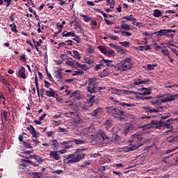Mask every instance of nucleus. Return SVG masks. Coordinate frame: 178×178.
I'll use <instances>...</instances> for the list:
<instances>
[{"label":"nucleus","instance_id":"1","mask_svg":"<svg viewBox=\"0 0 178 178\" xmlns=\"http://www.w3.org/2000/svg\"><path fill=\"white\" fill-rule=\"evenodd\" d=\"M87 91L89 94H102V90H106V87L98 86V82L95 78H89L88 81Z\"/></svg>","mask_w":178,"mask_h":178},{"label":"nucleus","instance_id":"2","mask_svg":"<svg viewBox=\"0 0 178 178\" xmlns=\"http://www.w3.org/2000/svg\"><path fill=\"white\" fill-rule=\"evenodd\" d=\"M81 151V149H77L74 154L68 155L65 159V162H66V163H77V162H80L81 159H84V158H86V154L80 152Z\"/></svg>","mask_w":178,"mask_h":178},{"label":"nucleus","instance_id":"3","mask_svg":"<svg viewBox=\"0 0 178 178\" xmlns=\"http://www.w3.org/2000/svg\"><path fill=\"white\" fill-rule=\"evenodd\" d=\"M133 67V63H131V57H127L122 60L120 63L114 65V69L120 72H127Z\"/></svg>","mask_w":178,"mask_h":178},{"label":"nucleus","instance_id":"4","mask_svg":"<svg viewBox=\"0 0 178 178\" xmlns=\"http://www.w3.org/2000/svg\"><path fill=\"white\" fill-rule=\"evenodd\" d=\"M175 99H178V94L171 95L161 99H159V97H152L149 102H151L152 105H162V104L165 102H172V101H175Z\"/></svg>","mask_w":178,"mask_h":178},{"label":"nucleus","instance_id":"5","mask_svg":"<svg viewBox=\"0 0 178 178\" xmlns=\"http://www.w3.org/2000/svg\"><path fill=\"white\" fill-rule=\"evenodd\" d=\"M96 140L99 144L106 145V144H109V143L112 141V139L106 134V133H105V131H99V134L96 136Z\"/></svg>","mask_w":178,"mask_h":178},{"label":"nucleus","instance_id":"6","mask_svg":"<svg viewBox=\"0 0 178 178\" xmlns=\"http://www.w3.org/2000/svg\"><path fill=\"white\" fill-rule=\"evenodd\" d=\"M106 109L108 113H111V115H113L114 118H117L118 120H124V118L122 117L124 116V109L119 110L112 106L106 107Z\"/></svg>","mask_w":178,"mask_h":178},{"label":"nucleus","instance_id":"7","mask_svg":"<svg viewBox=\"0 0 178 178\" xmlns=\"http://www.w3.org/2000/svg\"><path fill=\"white\" fill-rule=\"evenodd\" d=\"M141 141H143V134H140V133H136L131 136L130 143L134 144V147L140 148V147L143 145Z\"/></svg>","mask_w":178,"mask_h":178},{"label":"nucleus","instance_id":"8","mask_svg":"<svg viewBox=\"0 0 178 178\" xmlns=\"http://www.w3.org/2000/svg\"><path fill=\"white\" fill-rule=\"evenodd\" d=\"M143 130H148L153 127L154 129H159V130H163V121L152 120L150 124L142 126Z\"/></svg>","mask_w":178,"mask_h":178},{"label":"nucleus","instance_id":"9","mask_svg":"<svg viewBox=\"0 0 178 178\" xmlns=\"http://www.w3.org/2000/svg\"><path fill=\"white\" fill-rule=\"evenodd\" d=\"M173 122H175V119L173 118H170L165 121H163V128L164 129H168L167 131H165V133L169 134L172 133L173 131Z\"/></svg>","mask_w":178,"mask_h":178},{"label":"nucleus","instance_id":"10","mask_svg":"<svg viewBox=\"0 0 178 178\" xmlns=\"http://www.w3.org/2000/svg\"><path fill=\"white\" fill-rule=\"evenodd\" d=\"M90 98L87 101L84 102L83 109V111H87V109H89V108H91L92 105H94V102H95V95H92L91 93H89Z\"/></svg>","mask_w":178,"mask_h":178},{"label":"nucleus","instance_id":"11","mask_svg":"<svg viewBox=\"0 0 178 178\" xmlns=\"http://www.w3.org/2000/svg\"><path fill=\"white\" fill-rule=\"evenodd\" d=\"M29 158V159H35V161H36L35 163L33 161V166H40V165H41L42 162H44V159H42V157L36 154L30 155Z\"/></svg>","mask_w":178,"mask_h":178},{"label":"nucleus","instance_id":"12","mask_svg":"<svg viewBox=\"0 0 178 178\" xmlns=\"http://www.w3.org/2000/svg\"><path fill=\"white\" fill-rule=\"evenodd\" d=\"M143 111L145 112H147L149 113H158L159 112H162L163 111V107L159 106L158 108H151L150 106H144L143 107Z\"/></svg>","mask_w":178,"mask_h":178},{"label":"nucleus","instance_id":"13","mask_svg":"<svg viewBox=\"0 0 178 178\" xmlns=\"http://www.w3.org/2000/svg\"><path fill=\"white\" fill-rule=\"evenodd\" d=\"M104 124L106 130H108V131H111V130L112 133H115V131L118 130V127H113V124L111 120H106Z\"/></svg>","mask_w":178,"mask_h":178},{"label":"nucleus","instance_id":"14","mask_svg":"<svg viewBox=\"0 0 178 178\" xmlns=\"http://www.w3.org/2000/svg\"><path fill=\"white\" fill-rule=\"evenodd\" d=\"M138 91H141V92H138L139 95H143L144 97H145V95H151V91H152V88H140Z\"/></svg>","mask_w":178,"mask_h":178},{"label":"nucleus","instance_id":"15","mask_svg":"<svg viewBox=\"0 0 178 178\" xmlns=\"http://www.w3.org/2000/svg\"><path fill=\"white\" fill-rule=\"evenodd\" d=\"M109 99L111 101H113V102H116L117 104H118V105H121V106H122L124 108H129L130 106H134V104H128V103L122 102L120 101L115 100V98H113V97H110Z\"/></svg>","mask_w":178,"mask_h":178},{"label":"nucleus","instance_id":"16","mask_svg":"<svg viewBox=\"0 0 178 178\" xmlns=\"http://www.w3.org/2000/svg\"><path fill=\"white\" fill-rule=\"evenodd\" d=\"M89 133L90 132L87 131H83L79 134V135L82 138V140L84 141L85 144H87V143H88V140H90V136Z\"/></svg>","mask_w":178,"mask_h":178},{"label":"nucleus","instance_id":"17","mask_svg":"<svg viewBox=\"0 0 178 178\" xmlns=\"http://www.w3.org/2000/svg\"><path fill=\"white\" fill-rule=\"evenodd\" d=\"M102 112H104V108L102 107H97L92 113H90V115L92 116V118H98L100 115H102Z\"/></svg>","mask_w":178,"mask_h":178},{"label":"nucleus","instance_id":"18","mask_svg":"<svg viewBox=\"0 0 178 178\" xmlns=\"http://www.w3.org/2000/svg\"><path fill=\"white\" fill-rule=\"evenodd\" d=\"M70 107L74 111H70L69 113H67L66 115H67V116H69V118H73L76 116V115H77V112H76V109H77V107L76 106L75 104H70Z\"/></svg>","mask_w":178,"mask_h":178},{"label":"nucleus","instance_id":"19","mask_svg":"<svg viewBox=\"0 0 178 178\" xmlns=\"http://www.w3.org/2000/svg\"><path fill=\"white\" fill-rule=\"evenodd\" d=\"M49 158L55 161H59L60 159V154L58 153V151H51L49 153Z\"/></svg>","mask_w":178,"mask_h":178},{"label":"nucleus","instance_id":"20","mask_svg":"<svg viewBox=\"0 0 178 178\" xmlns=\"http://www.w3.org/2000/svg\"><path fill=\"white\" fill-rule=\"evenodd\" d=\"M45 92V95L47 97H52L53 98L58 97V93H56V91L51 88H49V90H46Z\"/></svg>","mask_w":178,"mask_h":178},{"label":"nucleus","instance_id":"21","mask_svg":"<svg viewBox=\"0 0 178 178\" xmlns=\"http://www.w3.org/2000/svg\"><path fill=\"white\" fill-rule=\"evenodd\" d=\"M17 76L20 79H27V76H26V68H24V67H21V68L18 71Z\"/></svg>","mask_w":178,"mask_h":178},{"label":"nucleus","instance_id":"22","mask_svg":"<svg viewBox=\"0 0 178 178\" xmlns=\"http://www.w3.org/2000/svg\"><path fill=\"white\" fill-rule=\"evenodd\" d=\"M113 33H114V34H119V33H121V35L122 37H131V35H132L131 33H130L129 31H122V30H120V31L114 30Z\"/></svg>","mask_w":178,"mask_h":178},{"label":"nucleus","instance_id":"23","mask_svg":"<svg viewBox=\"0 0 178 178\" xmlns=\"http://www.w3.org/2000/svg\"><path fill=\"white\" fill-rule=\"evenodd\" d=\"M115 29H118V30H124L125 31L133 30V29L130 27V25L127 24H121L120 26H116Z\"/></svg>","mask_w":178,"mask_h":178},{"label":"nucleus","instance_id":"24","mask_svg":"<svg viewBox=\"0 0 178 178\" xmlns=\"http://www.w3.org/2000/svg\"><path fill=\"white\" fill-rule=\"evenodd\" d=\"M62 37H76V32L74 31L67 32L65 31L61 33Z\"/></svg>","mask_w":178,"mask_h":178},{"label":"nucleus","instance_id":"25","mask_svg":"<svg viewBox=\"0 0 178 178\" xmlns=\"http://www.w3.org/2000/svg\"><path fill=\"white\" fill-rule=\"evenodd\" d=\"M50 145H51L52 149H54L55 151L56 149H58L59 146H60L59 143L58 142V140H56V139H53L51 140V144Z\"/></svg>","mask_w":178,"mask_h":178},{"label":"nucleus","instance_id":"26","mask_svg":"<svg viewBox=\"0 0 178 178\" xmlns=\"http://www.w3.org/2000/svg\"><path fill=\"white\" fill-rule=\"evenodd\" d=\"M138 149V146H134V145L131 146H127L123 148L124 152H130V151H134V149Z\"/></svg>","mask_w":178,"mask_h":178},{"label":"nucleus","instance_id":"27","mask_svg":"<svg viewBox=\"0 0 178 178\" xmlns=\"http://www.w3.org/2000/svg\"><path fill=\"white\" fill-rule=\"evenodd\" d=\"M122 19L123 20H127V22H137V18H134V15H133L122 17Z\"/></svg>","mask_w":178,"mask_h":178},{"label":"nucleus","instance_id":"28","mask_svg":"<svg viewBox=\"0 0 178 178\" xmlns=\"http://www.w3.org/2000/svg\"><path fill=\"white\" fill-rule=\"evenodd\" d=\"M166 33H169L168 29H161L160 31L155 32L154 34H156L157 37H163V35H166Z\"/></svg>","mask_w":178,"mask_h":178},{"label":"nucleus","instance_id":"29","mask_svg":"<svg viewBox=\"0 0 178 178\" xmlns=\"http://www.w3.org/2000/svg\"><path fill=\"white\" fill-rule=\"evenodd\" d=\"M71 26H74V30H77V29H81V24L79 23L76 19L74 21L70 22Z\"/></svg>","mask_w":178,"mask_h":178},{"label":"nucleus","instance_id":"30","mask_svg":"<svg viewBox=\"0 0 178 178\" xmlns=\"http://www.w3.org/2000/svg\"><path fill=\"white\" fill-rule=\"evenodd\" d=\"M102 62L106 63V66H108V67H115V65L113 64H112V63H113V61H112L111 60H107V59L103 58Z\"/></svg>","mask_w":178,"mask_h":178},{"label":"nucleus","instance_id":"31","mask_svg":"<svg viewBox=\"0 0 178 178\" xmlns=\"http://www.w3.org/2000/svg\"><path fill=\"white\" fill-rule=\"evenodd\" d=\"M72 56H73L74 59H77L78 60H80L81 59V56H80V54H79V51L77 50L72 51Z\"/></svg>","mask_w":178,"mask_h":178},{"label":"nucleus","instance_id":"32","mask_svg":"<svg viewBox=\"0 0 178 178\" xmlns=\"http://www.w3.org/2000/svg\"><path fill=\"white\" fill-rule=\"evenodd\" d=\"M72 140H68L67 141L62 142L60 143L61 145H65V149H69V148H72V145H67L68 144H72Z\"/></svg>","mask_w":178,"mask_h":178},{"label":"nucleus","instance_id":"33","mask_svg":"<svg viewBox=\"0 0 178 178\" xmlns=\"http://www.w3.org/2000/svg\"><path fill=\"white\" fill-rule=\"evenodd\" d=\"M76 67L81 69V70H87L88 67L86 64H80L79 62H76Z\"/></svg>","mask_w":178,"mask_h":178},{"label":"nucleus","instance_id":"34","mask_svg":"<svg viewBox=\"0 0 178 178\" xmlns=\"http://www.w3.org/2000/svg\"><path fill=\"white\" fill-rule=\"evenodd\" d=\"M56 79H57L58 80H62V79H63V76L62 75V70H57L56 72V75H55Z\"/></svg>","mask_w":178,"mask_h":178},{"label":"nucleus","instance_id":"35","mask_svg":"<svg viewBox=\"0 0 178 178\" xmlns=\"http://www.w3.org/2000/svg\"><path fill=\"white\" fill-rule=\"evenodd\" d=\"M97 49H99L100 52H102L104 55L108 54V49H106V48L104 46L100 45V46L97 47Z\"/></svg>","mask_w":178,"mask_h":178},{"label":"nucleus","instance_id":"36","mask_svg":"<svg viewBox=\"0 0 178 178\" xmlns=\"http://www.w3.org/2000/svg\"><path fill=\"white\" fill-rule=\"evenodd\" d=\"M35 85L38 92V97H40V87L38 86V78L37 77V74H35Z\"/></svg>","mask_w":178,"mask_h":178},{"label":"nucleus","instance_id":"37","mask_svg":"<svg viewBox=\"0 0 178 178\" xmlns=\"http://www.w3.org/2000/svg\"><path fill=\"white\" fill-rule=\"evenodd\" d=\"M72 143H74L76 145H83V144H85L84 140H79V139H72Z\"/></svg>","mask_w":178,"mask_h":178},{"label":"nucleus","instance_id":"38","mask_svg":"<svg viewBox=\"0 0 178 178\" xmlns=\"http://www.w3.org/2000/svg\"><path fill=\"white\" fill-rule=\"evenodd\" d=\"M153 16L154 17H161V16H162V12L158 9L154 10L153 12Z\"/></svg>","mask_w":178,"mask_h":178},{"label":"nucleus","instance_id":"39","mask_svg":"<svg viewBox=\"0 0 178 178\" xmlns=\"http://www.w3.org/2000/svg\"><path fill=\"white\" fill-rule=\"evenodd\" d=\"M111 92L112 94H115V95H120V92H122V90L120 89H116L115 88H112Z\"/></svg>","mask_w":178,"mask_h":178},{"label":"nucleus","instance_id":"40","mask_svg":"<svg viewBox=\"0 0 178 178\" xmlns=\"http://www.w3.org/2000/svg\"><path fill=\"white\" fill-rule=\"evenodd\" d=\"M109 70L108 69H104L102 72L101 73V77H106L107 76H109Z\"/></svg>","mask_w":178,"mask_h":178},{"label":"nucleus","instance_id":"41","mask_svg":"<svg viewBox=\"0 0 178 178\" xmlns=\"http://www.w3.org/2000/svg\"><path fill=\"white\" fill-rule=\"evenodd\" d=\"M168 143H178V137H169L167 138Z\"/></svg>","mask_w":178,"mask_h":178},{"label":"nucleus","instance_id":"42","mask_svg":"<svg viewBox=\"0 0 178 178\" xmlns=\"http://www.w3.org/2000/svg\"><path fill=\"white\" fill-rule=\"evenodd\" d=\"M9 27L11 29V31H13V33H18V31L16 28V24L13 23L9 25Z\"/></svg>","mask_w":178,"mask_h":178},{"label":"nucleus","instance_id":"43","mask_svg":"<svg viewBox=\"0 0 178 178\" xmlns=\"http://www.w3.org/2000/svg\"><path fill=\"white\" fill-rule=\"evenodd\" d=\"M113 168H115V169H123V168H124V165H122L121 163L118 164L114 163L113 164Z\"/></svg>","mask_w":178,"mask_h":178},{"label":"nucleus","instance_id":"44","mask_svg":"<svg viewBox=\"0 0 178 178\" xmlns=\"http://www.w3.org/2000/svg\"><path fill=\"white\" fill-rule=\"evenodd\" d=\"M8 115H9V113L8 111L3 110L1 113V116L4 118L5 122H8Z\"/></svg>","mask_w":178,"mask_h":178},{"label":"nucleus","instance_id":"45","mask_svg":"<svg viewBox=\"0 0 178 178\" xmlns=\"http://www.w3.org/2000/svg\"><path fill=\"white\" fill-rule=\"evenodd\" d=\"M158 66V64H149L147 66V70H154V67H156Z\"/></svg>","mask_w":178,"mask_h":178},{"label":"nucleus","instance_id":"46","mask_svg":"<svg viewBox=\"0 0 178 178\" xmlns=\"http://www.w3.org/2000/svg\"><path fill=\"white\" fill-rule=\"evenodd\" d=\"M67 66H72V67H76V62L70 61V60H67L66 62Z\"/></svg>","mask_w":178,"mask_h":178},{"label":"nucleus","instance_id":"47","mask_svg":"<svg viewBox=\"0 0 178 178\" xmlns=\"http://www.w3.org/2000/svg\"><path fill=\"white\" fill-rule=\"evenodd\" d=\"M119 44L122 45V47H124V48H127L130 45V42H120Z\"/></svg>","mask_w":178,"mask_h":178},{"label":"nucleus","instance_id":"48","mask_svg":"<svg viewBox=\"0 0 178 178\" xmlns=\"http://www.w3.org/2000/svg\"><path fill=\"white\" fill-rule=\"evenodd\" d=\"M30 141L27 140V142L24 141L23 142V145L24 147H25V148H33V147H31V145H30Z\"/></svg>","mask_w":178,"mask_h":178},{"label":"nucleus","instance_id":"49","mask_svg":"<svg viewBox=\"0 0 178 178\" xmlns=\"http://www.w3.org/2000/svg\"><path fill=\"white\" fill-rule=\"evenodd\" d=\"M74 38L72 39L74 41H76L77 44H80L81 42V39H80V36L76 35L74 36Z\"/></svg>","mask_w":178,"mask_h":178},{"label":"nucleus","instance_id":"50","mask_svg":"<svg viewBox=\"0 0 178 178\" xmlns=\"http://www.w3.org/2000/svg\"><path fill=\"white\" fill-rule=\"evenodd\" d=\"M57 130L58 133H67V129L66 128L58 127Z\"/></svg>","mask_w":178,"mask_h":178},{"label":"nucleus","instance_id":"51","mask_svg":"<svg viewBox=\"0 0 178 178\" xmlns=\"http://www.w3.org/2000/svg\"><path fill=\"white\" fill-rule=\"evenodd\" d=\"M74 122H75V123H82L83 122V120H81V118H80V116H79V115H76V117H75V118H74Z\"/></svg>","mask_w":178,"mask_h":178},{"label":"nucleus","instance_id":"52","mask_svg":"<svg viewBox=\"0 0 178 178\" xmlns=\"http://www.w3.org/2000/svg\"><path fill=\"white\" fill-rule=\"evenodd\" d=\"M108 38L112 40L113 41H118L119 40V37L118 35H109Z\"/></svg>","mask_w":178,"mask_h":178},{"label":"nucleus","instance_id":"53","mask_svg":"<svg viewBox=\"0 0 178 178\" xmlns=\"http://www.w3.org/2000/svg\"><path fill=\"white\" fill-rule=\"evenodd\" d=\"M82 17H83V20L84 22H86V23H88V22H91V17H89L87 15H82Z\"/></svg>","mask_w":178,"mask_h":178},{"label":"nucleus","instance_id":"54","mask_svg":"<svg viewBox=\"0 0 178 178\" xmlns=\"http://www.w3.org/2000/svg\"><path fill=\"white\" fill-rule=\"evenodd\" d=\"M27 130H29V131L30 133H34L35 131V129H34V127H33V125H30L29 127H27Z\"/></svg>","mask_w":178,"mask_h":178},{"label":"nucleus","instance_id":"55","mask_svg":"<svg viewBox=\"0 0 178 178\" xmlns=\"http://www.w3.org/2000/svg\"><path fill=\"white\" fill-rule=\"evenodd\" d=\"M102 66H104V64H102V63L96 65L95 67V72H98V70H100V69Z\"/></svg>","mask_w":178,"mask_h":178},{"label":"nucleus","instance_id":"56","mask_svg":"<svg viewBox=\"0 0 178 178\" xmlns=\"http://www.w3.org/2000/svg\"><path fill=\"white\" fill-rule=\"evenodd\" d=\"M32 141L33 143L31 145H33L34 147H37L38 143H40V140H37V138H34L32 139Z\"/></svg>","mask_w":178,"mask_h":178},{"label":"nucleus","instance_id":"57","mask_svg":"<svg viewBox=\"0 0 178 178\" xmlns=\"http://www.w3.org/2000/svg\"><path fill=\"white\" fill-rule=\"evenodd\" d=\"M3 2H5L6 4V8H9L10 5H12V0H3Z\"/></svg>","mask_w":178,"mask_h":178},{"label":"nucleus","instance_id":"58","mask_svg":"<svg viewBox=\"0 0 178 178\" xmlns=\"http://www.w3.org/2000/svg\"><path fill=\"white\" fill-rule=\"evenodd\" d=\"M162 54L165 56H168L170 54H169V51L168 49H163L161 50Z\"/></svg>","mask_w":178,"mask_h":178},{"label":"nucleus","instance_id":"59","mask_svg":"<svg viewBox=\"0 0 178 178\" xmlns=\"http://www.w3.org/2000/svg\"><path fill=\"white\" fill-rule=\"evenodd\" d=\"M58 5H60V6H63V5H65V3H66V2H67V0H58Z\"/></svg>","mask_w":178,"mask_h":178},{"label":"nucleus","instance_id":"60","mask_svg":"<svg viewBox=\"0 0 178 178\" xmlns=\"http://www.w3.org/2000/svg\"><path fill=\"white\" fill-rule=\"evenodd\" d=\"M44 87L46 88H49V87H51V83H49L48 81L44 80Z\"/></svg>","mask_w":178,"mask_h":178},{"label":"nucleus","instance_id":"61","mask_svg":"<svg viewBox=\"0 0 178 178\" xmlns=\"http://www.w3.org/2000/svg\"><path fill=\"white\" fill-rule=\"evenodd\" d=\"M141 83V81H140V79L134 80V84H135V86L141 85V83Z\"/></svg>","mask_w":178,"mask_h":178},{"label":"nucleus","instance_id":"62","mask_svg":"<svg viewBox=\"0 0 178 178\" xmlns=\"http://www.w3.org/2000/svg\"><path fill=\"white\" fill-rule=\"evenodd\" d=\"M104 21H105L106 24H107L108 26H111V25L113 24V22L109 21V20L106 19V18L104 19Z\"/></svg>","mask_w":178,"mask_h":178},{"label":"nucleus","instance_id":"63","mask_svg":"<svg viewBox=\"0 0 178 178\" xmlns=\"http://www.w3.org/2000/svg\"><path fill=\"white\" fill-rule=\"evenodd\" d=\"M149 81H150L149 79L142 80L140 81V83H139L138 84H147L149 83Z\"/></svg>","mask_w":178,"mask_h":178},{"label":"nucleus","instance_id":"64","mask_svg":"<svg viewBox=\"0 0 178 178\" xmlns=\"http://www.w3.org/2000/svg\"><path fill=\"white\" fill-rule=\"evenodd\" d=\"M129 131H130V128H125L123 131V134H124V136H127Z\"/></svg>","mask_w":178,"mask_h":178}]
</instances>
